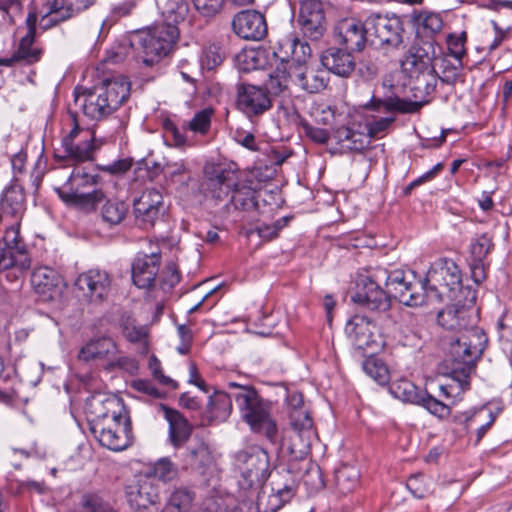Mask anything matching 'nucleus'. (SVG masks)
Returning a JSON list of instances; mask_svg holds the SVG:
<instances>
[{
    "label": "nucleus",
    "mask_w": 512,
    "mask_h": 512,
    "mask_svg": "<svg viewBox=\"0 0 512 512\" xmlns=\"http://www.w3.org/2000/svg\"><path fill=\"white\" fill-rule=\"evenodd\" d=\"M388 288V294L396 298L400 303L414 307L422 305L425 301V285L414 281L413 276L402 270L387 272L381 276V283Z\"/></svg>",
    "instance_id": "obj_9"
},
{
    "label": "nucleus",
    "mask_w": 512,
    "mask_h": 512,
    "mask_svg": "<svg viewBox=\"0 0 512 512\" xmlns=\"http://www.w3.org/2000/svg\"><path fill=\"white\" fill-rule=\"evenodd\" d=\"M292 82L290 75V66H278L270 75L265 83L264 90L269 96L284 95Z\"/></svg>",
    "instance_id": "obj_41"
},
{
    "label": "nucleus",
    "mask_w": 512,
    "mask_h": 512,
    "mask_svg": "<svg viewBox=\"0 0 512 512\" xmlns=\"http://www.w3.org/2000/svg\"><path fill=\"white\" fill-rule=\"evenodd\" d=\"M90 430L103 447L112 451H122L132 443L131 421L128 416L108 423L92 424Z\"/></svg>",
    "instance_id": "obj_12"
},
{
    "label": "nucleus",
    "mask_w": 512,
    "mask_h": 512,
    "mask_svg": "<svg viewBox=\"0 0 512 512\" xmlns=\"http://www.w3.org/2000/svg\"><path fill=\"white\" fill-rule=\"evenodd\" d=\"M298 22L305 36L318 40L326 30L323 4L320 0H303L300 4Z\"/></svg>",
    "instance_id": "obj_22"
},
{
    "label": "nucleus",
    "mask_w": 512,
    "mask_h": 512,
    "mask_svg": "<svg viewBox=\"0 0 512 512\" xmlns=\"http://www.w3.org/2000/svg\"><path fill=\"white\" fill-rule=\"evenodd\" d=\"M234 33L242 39L259 41L267 34V24L264 15L255 10L238 12L232 20Z\"/></svg>",
    "instance_id": "obj_24"
},
{
    "label": "nucleus",
    "mask_w": 512,
    "mask_h": 512,
    "mask_svg": "<svg viewBox=\"0 0 512 512\" xmlns=\"http://www.w3.org/2000/svg\"><path fill=\"white\" fill-rule=\"evenodd\" d=\"M494 244L492 241V237L487 233H483L477 236L475 239L471 241L470 244V252L472 259L478 261H484L487 255L493 249Z\"/></svg>",
    "instance_id": "obj_50"
},
{
    "label": "nucleus",
    "mask_w": 512,
    "mask_h": 512,
    "mask_svg": "<svg viewBox=\"0 0 512 512\" xmlns=\"http://www.w3.org/2000/svg\"><path fill=\"white\" fill-rule=\"evenodd\" d=\"M417 405L424 407L429 413L438 418H446L451 412L448 404L441 402L426 391L423 392Z\"/></svg>",
    "instance_id": "obj_51"
},
{
    "label": "nucleus",
    "mask_w": 512,
    "mask_h": 512,
    "mask_svg": "<svg viewBox=\"0 0 512 512\" xmlns=\"http://www.w3.org/2000/svg\"><path fill=\"white\" fill-rule=\"evenodd\" d=\"M195 9L203 17H214L217 15L224 4V0H192Z\"/></svg>",
    "instance_id": "obj_57"
},
{
    "label": "nucleus",
    "mask_w": 512,
    "mask_h": 512,
    "mask_svg": "<svg viewBox=\"0 0 512 512\" xmlns=\"http://www.w3.org/2000/svg\"><path fill=\"white\" fill-rule=\"evenodd\" d=\"M236 106L249 119H253L269 111L272 100L264 88L241 83L236 87Z\"/></svg>",
    "instance_id": "obj_15"
},
{
    "label": "nucleus",
    "mask_w": 512,
    "mask_h": 512,
    "mask_svg": "<svg viewBox=\"0 0 512 512\" xmlns=\"http://www.w3.org/2000/svg\"><path fill=\"white\" fill-rule=\"evenodd\" d=\"M461 283L462 275L457 264L451 259L440 258L431 265L424 279L426 297L442 301L444 295L452 297Z\"/></svg>",
    "instance_id": "obj_7"
},
{
    "label": "nucleus",
    "mask_w": 512,
    "mask_h": 512,
    "mask_svg": "<svg viewBox=\"0 0 512 512\" xmlns=\"http://www.w3.org/2000/svg\"><path fill=\"white\" fill-rule=\"evenodd\" d=\"M179 35L177 27L159 24L146 31H140L131 39L136 58L146 66H152L166 56Z\"/></svg>",
    "instance_id": "obj_5"
},
{
    "label": "nucleus",
    "mask_w": 512,
    "mask_h": 512,
    "mask_svg": "<svg viewBox=\"0 0 512 512\" xmlns=\"http://www.w3.org/2000/svg\"><path fill=\"white\" fill-rule=\"evenodd\" d=\"M61 283L60 274L51 267H38L31 275V285L35 292L49 298H52L53 292L59 289Z\"/></svg>",
    "instance_id": "obj_33"
},
{
    "label": "nucleus",
    "mask_w": 512,
    "mask_h": 512,
    "mask_svg": "<svg viewBox=\"0 0 512 512\" xmlns=\"http://www.w3.org/2000/svg\"><path fill=\"white\" fill-rule=\"evenodd\" d=\"M334 138L342 153L361 152L370 144V140L366 134L348 127L338 128L334 133Z\"/></svg>",
    "instance_id": "obj_34"
},
{
    "label": "nucleus",
    "mask_w": 512,
    "mask_h": 512,
    "mask_svg": "<svg viewBox=\"0 0 512 512\" xmlns=\"http://www.w3.org/2000/svg\"><path fill=\"white\" fill-rule=\"evenodd\" d=\"M154 475L163 482H169L177 477L178 468L169 458H161L154 465Z\"/></svg>",
    "instance_id": "obj_54"
},
{
    "label": "nucleus",
    "mask_w": 512,
    "mask_h": 512,
    "mask_svg": "<svg viewBox=\"0 0 512 512\" xmlns=\"http://www.w3.org/2000/svg\"><path fill=\"white\" fill-rule=\"evenodd\" d=\"M435 65L437 73L431 75L437 76L443 83L453 85L459 79L461 70L463 67L462 61L455 60L452 62L448 56L442 55L441 47L438 46L436 52V58L433 63Z\"/></svg>",
    "instance_id": "obj_38"
},
{
    "label": "nucleus",
    "mask_w": 512,
    "mask_h": 512,
    "mask_svg": "<svg viewBox=\"0 0 512 512\" xmlns=\"http://www.w3.org/2000/svg\"><path fill=\"white\" fill-rule=\"evenodd\" d=\"M470 313L471 310L469 308H467L465 305L459 304L447 306L446 308L438 312L437 322L440 326L447 330H465V332L461 333V335L457 337L455 340H453L451 344L459 340L460 338H462L464 335L468 334L471 331H481L478 328H469L470 326H472Z\"/></svg>",
    "instance_id": "obj_27"
},
{
    "label": "nucleus",
    "mask_w": 512,
    "mask_h": 512,
    "mask_svg": "<svg viewBox=\"0 0 512 512\" xmlns=\"http://www.w3.org/2000/svg\"><path fill=\"white\" fill-rule=\"evenodd\" d=\"M336 108L331 105H319L315 108L313 116L317 123L331 125L335 119Z\"/></svg>",
    "instance_id": "obj_62"
},
{
    "label": "nucleus",
    "mask_w": 512,
    "mask_h": 512,
    "mask_svg": "<svg viewBox=\"0 0 512 512\" xmlns=\"http://www.w3.org/2000/svg\"><path fill=\"white\" fill-rule=\"evenodd\" d=\"M438 46L433 41H422L414 44L408 51L401 66L404 71L410 74V77H418L421 74L437 73L433 65Z\"/></svg>",
    "instance_id": "obj_17"
},
{
    "label": "nucleus",
    "mask_w": 512,
    "mask_h": 512,
    "mask_svg": "<svg viewBox=\"0 0 512 512\" xmlns=\"http://www.w3.org/2000/svg\"><path fill=\"white\" fill-rule=\"evenodd\" d=\"M159 409L163 412L164 418L169 424V442L175 449H180L191 440L193 426L178 410L170 408L165 404H160Z\"/></svg>",
    "instance_id": "obj_26"
},
{
    "label": "nucleus",
    "mask_w": 512,
    "mask_h": 512,
    "mask_svg": "<svg viewBox=\"0 0 512 512\" xmlns=\"http://www.w3.org/2000/svg\"><path fill=\"white\" fill-rule=\"evenodd\" d=\"M166 208L162 193L155 188L146 189L133 201V215L135 223L142 229L155 226L165 214Z\"/></svg>",
    "instance_id": "obj_13"
},
{
    "label": "nucleus",
    "mask_w": 512,
    "mask_h": 512,
    "mask_svg": "<svg viewBox=\"0 0 512 512\" xmlns=\"http://www.w3.org/2000/svg\"><path fill=\"white\" fill-rule=\"evenodd\" d=\"M287 405L291 409L290 422L297 437L301 440L300 453L306 454L314 437L313 421L308 412L303 409V396L299 392H290L286 398Z\"/></svg>",
    "instance_id": "obj_18"
},
{
    "label": "nucleus",
    "mask_w": 512,
    "mask_h": 512,
    "mask_svg": "<svg viewBox=\"0 0 512 512\" xmlns=\"http://www.w3.org/2000/svg\"><path fill=\"white\" fill-rule=\"evenodd\" d=\"M117 352L115 342L109 337L91 340L79 352V359L85 362L95 359H105L114 356Z\"/></svg>",
    "instance_id": "obj_37"
},
{
    "label": "nucleus",
    "mask_w": 512,
    "mask_h": 512,
    "mask_svg": "<svg viewBox=\"0 0 512 512\" xmlns=\"http://www.w3.org/2000/svg\"><path fill=\"white\" fill-rule=\"evenodd\" d=\"M25 196L22 187L12 183L0 199V217H18L24 210Z\"/></svg>",
    "instance_id": "obj_35"
},
{
    "label": "nucleus",
    "mask_w": 512,
    "mask_h": 512,
    "mask_svg": "<svg viewBox=\"0 0 512 512\" xmlns=\"http://www.w3.org/2000/svg\"><path fill=\"white\" fill-rule=\"evenodd\" d=\"M148 365H149V369L151 370V373H152L153 377L155 379H157L161 384L171 386L173 389H177L178 388V383L175 380L171 379L168 376H165L162 373L161 363L156 358V356L152 355L149 358V364Z\"/></svg>",
    "instance_id": "obj_61"
},
{
    "label": "nucleus",
    "mask_w": 512,
    "mask_h": 512,
    "mask_svg": "<svg viewBox=\"0 0 512 512\" xmlns=\"http://www.w3.org/2000/svg\"><path fill=\"white\" fill-rule=\"evenodd\" d=\"M367 29L372 45L397 48L402 43L403 27L398 17L370 15L367 18Z\"/></svg>",
    "instance_id": "obj_14"
},
{
    "label": "nucleus",
    "mask_w": 512,
    "mask_h": 512,
    "mask_svg": "<svg viewBox=\"0 0 512 512\" xmlns=\"http://www.w3.org/2000/svg\"><path fill=\"white\" fill-rule=\"evenodd\" d=\"M420 102L408 101L398 96H389L385 99L372 97L371 100L364 105V109L375 111L378 113H414L421 108Z\"/></svg>",
    "instance_id": "obj_32"
},
{
    "label": "nucleus",
    "mask_w": 512,
    "mask_h": 512,
    "mask_svg": "<svg viewBox=\"0 0 512 512\" xmlns=\"http://www.w3.org/2000/svg\"><path fill=\"white\" fill-rule=\"evenodd\" d=\"M235 462L241 473L243 488L262 485L269 477L268 454L258 446L238 451Z\"/></svg>",
    "instance_id": "obj_8"
},
{
    "label": "nucleus",
    "mask_w": 512,
    "mask_h": 512,
    "mask_svg": "<svg viewBox=\"0 0 512 512\" xmlns=\"http://www.w3.org/2000/svg\"><path fill=\"white\" fill-rule=\"evenodd\" d=\"M281 46L285 48V52L291 55V59L286 66L307 65V61L311 56V48L307 42L301 41L293 35L287 36Z\"/></svg>",
    "instance_id": "obj_40"
},
{
    "label": "nucleus",
    "mask_w": 512,
    "mask_h": 512,
    "mask_svg": "<svg viewBox=\"0 0 512 512\" xmlns=\"http://www.w3.org/2000/svg\"><path fill=\"white\" fill-rule=\"evenodd\" d=\"M381 276H385V270L381 268L358 274L351 300L358 307L375 314L377 319L396 324L389 313L391 297L381 287Z\"/></svg>",
    "instance_id": "obj_4"
},
{
    "label": "nucleus",
    "mask_w": 512,
    "mask_h": 512,
    "mask_svg": "<svg viewBox=\"0 0 512 512\" xmlns=\"http://www.w3.org/2000/svg\"><path fill=\"white\" fill-rule=\"evenodd\" d=\"M223 59L224 54L221 48L217 45H211L205 50L202 63L207 69L212 70L220 65Z\"/></svg>",
    "instance_id": "obj_60"
},
{
    "label": "nucleus",
    "mask_w": 512,
    "mask_h": 512,
    "mask_svg": "<svg viewBox=\"0 0 512 512\" xmlns=\"http://www.w3.org/2000/svg\"><path fill=\"white\" fill-rule=\"evenodd\" d=\"M133 388L137 391L146 394L155 399H161L165 397V393L156 388L150 381L148 380H134L132 384Z\"/></svg>",
    "instance_id": "obj_64"
},
{
    "label": "nucleus",
    "mask_w": 512,
    "mask_h": 512,
    "mask_svg": "<svg viewBox=\"0 0 512 512\" xmlns=\"http://www.w3.org/2000/svg\"><path fill=\"white\" fill-rule=\"evenodd\" d=\"M86 412L91 416V425L108 423L127 416L120 399L97 393L86 400Z\"/></svg>",
    "instance_id": "obj_21"
},
{
    "label": "nucleus",
    "mask_w": 512,
    "mask_h": 512,
    "mask_svg": "<svg viewBox=\"0 0 512 512\" xmlns=\"http://www.w3.org/2000/svg\"><path fill=\"white\" fill-rule=\"evenodd\" d=\"M487 341L483 331L474 330L450 344L444 366L453 383L441 384L440 396L446 399L455 398L469 388V375L475 368L476 360L482 355Z\"/></svg>",
    "instance_id": "obj_1"
},
{
    "label": "nucleus",
    "mask_w": 512,
    "mask_h": 512,
    "mask_svg": "<svg viewBox=\"0 0 512 512\" xmlns=\"http://www.w3.org/2000/svg\"><path fill=\"white\" fill-rule=\"evenodd\" d=\"M228 388L232 392L243 420L250 426L251 430L264 434L271 442H274L277 435V426L272 419V402L263 399L257 390L251 385H243L230 381Z\"/></svg>",
    "instance_id": "obj_3"
},
{
    "label": "nucleus",
    "mask_w": 512,
    "mask_h": 512,
    "mask_svg": "<svg viewBox=\"0 0 512 512\" xmlns=\"http://www.w3.org/2000/svg\"><path fill=\"white\" fill-rule=\"evenodd\" d=\"M184 446V451L180 454L183 468L205 475L213 463L209 444L203 438L195 436Z\"/></svg>",
    "instance_id": "obj_23"
},
{
    "label": "nucleus",
    "mask_w": 512,
    "mask_h": 512,
    "mask_svg": "<svg viewBox=\"0 0 512 512\" xmlns=\"http://www.w3.org/2000/svg\"><path fill=\"white\" fill-rule=\"evenodd\" d=\"M358 478V472L354 468L345 466L341 468L339 471H337V487L340 490V492L344 494L349 493L352 490H354V488L357 486Z\"/></svg>",
    "instance_id": "obj_52"
},
{
    "label": "nucleus",
    "mask_w": 512,
    "mask_h": 512,
    "mask_svg": "<svg viewBox=\"0 0 512 512\" xmlns=\"http://www.w3.org/2000/svg\"><path fill=\"white\" fill-rule=\"evenodd\" d=\"M72 512H117L114 507L95 493L84 494Z\"/></svg>",
    "instance_id": "obj_45"
},
{
    "label": "nucleus",
    "mask_w": 512,
    "mask_h": 512,
    "mask_svg": "<svg viewBox=\"0 0 512 512\" xmlns=\"http://www.w3.org/2000/svg\"><path fill=\"white\" fill-rule=\"evenodd\" d=\"M157 4L164 18L161 26L177 27L189 12L188 3L185 0H158Z\"/></svg>",
    "instance_id": "obj_39"
},
{
    "label": "nucleus",
    "mask_w": 512,
    "mask_h": 512,
    "mask_svg": "<svg viewBox=\"0 0 512 512\" xmlns=\"http://www.w3.org/2000/svg\"><path fill=\"white\" fill-rule=\"evenodd\" d=\"M99 146L95 143L94 132L83 131L77 124L62 140L65 157L76 162L92 160Z\"/></svg>",
    "instance_id": "obj_20"
},
{
    "label": "nucleus",
    "mask_w": 512,
    "mask_h": 512,
    "mask_svg": "<svg viewBox=\"0 0 512 512\" xmlns=\"http://www.w3.org/2000/svg\"><path fill=\"white\" fill-rule=\"evenodd\" d=\"M232 393L216 391L207 403L205 417L209 422L225 421L232 412Z\"/></svg>",
    "instance_id": "obj_36"
},
{
    "label": "nucleus",
    "mask_w": 512,
    "mask_h": 512,
    "mask_svg": "<svg viewBox=\"0 0 512 512\" xmlns=\"http://www.w3.org/2000/svg\"><path fill=\"white\" fill-rule=\"evenodd\" d=\"M130 83L125 77L104 79L92 89H75V104L91 120L100 121L114 113L129 97Z\"/></svg>",
    "instance_id": "obj_2"
},
{
    "label": "nucleus",
    "mask_w": 512,
    "mask_h": 512,
    "mask_svg": "<svg viewBox=\"0 0 512 512\" xmlns=\"http://www.w3.org/2000/svg\"><path fill=\"white\" fill-rule=\"evenodd\" d=\"M351 52L346 48L330 47L321 54V64L336 76L348 78L356 68V62Z\"/></svg>",
    "instance_id": "obj_29"
},
{
    "label": "nucleus",
    "mask_w": 512,
    "mask_h": 512,
    "mask_svg": "<svg viewBox=\"0 0 512 512\" xmlns=\"http://www.w3.org/2000/svg\"><path fill=\"white\" fill-rule=\"evenodd\" d=\"M292 216H284L277 219L272 224L262 223L256 227V231L260 238L264 240H272L278 236L279 232L288 225Z\"/></svg>",
    "instance_id": "obj_53"
},
{
    "label": "nucleus",
    "mask_w": 512,
    "mask_h": 512,
    "mask_svg": "<svg viewBox=\"0 0 512 512\" xmlns=\"http://www.w3.org/2000/svg\"><path fill=\"white\" fill-rule=\"evenodd\" d=\"M466 41L465 32L461 33L458 36L449 35L447 39L448 50L452 57L455 60L462 61V57L466 54V50L464 48V44Z\"/></svg>",
    "instance_id": "obj_59"
},
{
    "label": "nucleus",
    "mask_w": 512,
    "mask_h": 512,
    "mask_svg": "<svg viewBox=\"0 0 512 512\" xmlns=\"http://www.w3.org/2000/svg\"><path fill=\"white\" fill-rule=\"evenodd\" d=\"M304 134L313 142L318 144H325L329 139V133L327 130L314 127L313 125L304 122L302 123Z\"/></svg>",
    "instance_id": "obj_63"
},
{
    "label": "nucleus",
    "mask_w": 512,
    "mask_h": 512,
    "mask_svg": "<svg viewBox=\"0 0 512 512\" xmlns=\"http://www.w3.org/2000/svg\"><path fill=\"white\" fill-rule=\"evenodd\" d=\"M160 255L151 253L139 255L132 264L133 283L142 289L150 288L159 271Z\"/></svg>",
    "instance_id": "obj_31"
},
{
    "label": "nucleus",
    "mask_w": 512,
    "mask_h": 512,
    "mask_svg": "<svg viewBox=\"0 0 512 512\" xmlns=\"http://www.w3.org/2000/svg\"><path fill=\"white\" fill-rule=\"evenodd\" d=\"M292 83L308 93H318L326 88L327 72L303 65L290 66Z\"/></svg>",
    "instance_id": "obj_30"
},
{
    "label": "nucleus",
    "mask_w": 512,
    "mask_h": 512,
    "mask_svg": "<svg viewBox=\"0 0 512 512\" xmlns=\"http://www.w3.org/2000/svg\"><path fill=\"white\" fill-rule=\"evenodd\" d=\"M163 128L165 130V137L166 140H171L172 145L175 147H183L186 144V137L185 135L179 130V128L176 126V124L166 119L163 123Z\"/></svg>",
    "instance_id": "obj_58"
},
{
    "label": "nucleus",
    "mask_w": 512,
    "mask_h": 512,
    "mask_svg": "<svg viewBox=\"0 0 512 512\" xmlns=\"http://www.w3.org/2000/svg\"><path fill=\"white\" fill-rule=\"evenodd\" d=\"M395 121V117H381L373 118L366 124L368 131V138H379L381 137Z\"/></svg>",
    "instance_id": "obj_56"
},
{
    "label": "nucleus",
    "mask_w": 512,
    "mask_h": 512,
    "mask_svg": "<svg viewBox=\"0 0 512 512\" xmlns=\"http://www.w3.org/2000/svg\"><path fill=\"white\" fill-rule=\"evenodd\" d=\"M126 498L131 508L146 509L159 502V489L153 479L143 477L126 487Z\"/></svg>",
    "instance_id": "obj_25"
},
{
    "label": "nucleus",
    "mask_w": 512,
    "mask_h": 512,
    "mask_svg": "<svg viewBox=\"0 0 512 512\" xmlns=\"http://www.w3.org/2000/svg\"><path fill=\"white\" fill-rule=\"evenodd\" d=\"M228 203H232L236 209L244 211L257 209L256 191L247 186H239L236 183Z\"/></svg>",
    "instance_id": "obj_44"
},
{
    "label": "nucleus",
    "mask_w": 512,
    "mask_h": 512,
    "mask_svg": "<svg viewBox=\"0 0 512 512\" xmlns=\"http://www.w3.org/2000/svg\"><path fill=\"white\" fill-rule=\"evenodd\" d=\"M391 394L401 400L411 404H418L424 391H421L414 383L407 379L398 380L390 386Z\"/></svg>",
    "instance_id": "obj_43"
},
{
    "label": "nucleus",
    "mask_w": 512,
    "mask_h": 512,
    "mask_svg": "<svg viewBox=\"0 0 512 512\" xmlns=\"http://www.w3.org/2000/svg\"><path fill=\"white\" fill-rule=\"evenodd\" d=\"M335 40L349 51L360 52L370 42L367 19L361 22L356 18H344L334 28Z\"/></svg>",
    "instance_id": "obj_19"
},
{
    "label": "nucleus",
    "mask_w": 512,
    "mask_h": 512,
    "mask_svg": "<svg viewBox=\"0 0 512 512\" xmlns=\"http://www.w3.org/2000/svg\"><path fill=\"white\" fill-rule=\"evenodd\" d=\"M97 175L85 172L83 169H74L67 182L61 188H56L59 197L66 203L75 204L83 208L94 209L105 195L96 189Z\"/></svg>",
    "instance_id": "obj_6"
},
{
    "label": "nucleus",
    "mask_w": 512,
    "mask_h": 512,
    "mask_svg": "<svg viewBox=\"0 0 512 512\" xmlns=\"http://www.w3.org/2000/svg\"><path fill=\"white\" fill-rule=\"evenodd\" d=\"M376 328V319L364 315H355L347 322L345 332L355 348L365 350L380 347L382 341L378 338L388 336L395 330L388 325H384L378 329V335H376Z\"/></svg>",
    "instance_id": "obj_10"
},
{
    "label": "nucleus",
    "mask_w": 512,
    "mask_h": 512,
    "mask_svg": "<svg viewBox=\"0 0 512 512\" xmlns=\"http://www.w3.org/2000/svg\"><path fill=\"white\" fill-rule=\"evenodd\" d=\"M206 175L207 188L216 204L231 196L237 182V174L234 170L217 166L212 171L207 170Z\"/></svg>",
    "instance_id": "obj_28"
},
{
    "label": "nucleus",
    "mask_w": 512,
    "mask_h": 512,
    "mask_svg": "<svg viewBox=\"0 0 512 512\" xmlns=\"http://www.w3.org/2000/svg\"><path fill=\"white\" fill-rule=\"evenodd\" d=\"M195 498V493L189 488H175L167 501L166 512H188Z\"/></svg>",
    "instance_id": "obj_42"
},
{
    "label": "nucleus",
    "mask_w": 512,
    "mask_h": 512,
    "mask_svg": "<svg viewBox=\"0 0 512 512\" xmlns=\"http://www.w3.org/2000/svg\"><path fill=\"white\" fill-rule=\"evenodd\" d=\"M34 37L24 36L21 38L15 58L21 63L30 65L40 60L41 50L33 47Z\"/></svg>",
    "instance_id": "obj_48"
},
{
    "label": "nucleus",
    "mask_w": 512,
    "mask_h": 512,
    "mask_svg": "<svg viewBox=\"0 0 512 512\" xmlns=\"http://www.w3.org/2000/svg\"><path fill=\"white\" fill-rule=\"evenodd\" d=\"M78 298L93 304L104 302L111 291L110 275L100 269H90L78 275L74 282Z\"/></svg>",
    "instance_id": "obj_11"
},
{
    "label": "nucleus",
    "mask_w": 512,
    "mask_h": 512,
    "mask_svg": "<svg viewBox=\"0 0 512 512\" xmlns=\"http://www.w3.org/2000/svg\"><path fill=\"white\" fill-rule=\"evenodd\" d=\"M414 21L432 34L439 32L443 26L440 15L431 12L420 13L414 16Z\"/></svg>",
    "instance_id": "obj_55"
},
{
    "label": "nucleus",
    "mask_w": 512,
    "mask_h": 512,
    "mask_svg": "<svg viewBox=\"0 0 512 512\" xmlns=\"http://www.w3.org/2000/svg\"><path fill=\"white\" fill-rule=\"evenodd\" d=\"M30 267L26 245L19 236V228L11 226L5 231L0 245V271L18 268L20 271Z\"/></svg>",
    "instance_id": "obj_16"
},
{
    "label": "nucleus",
    "mask_w": 512,
    "mask_h": 512,
    "mask_svg": "<svg viewBox=\"0 0 512 512\" xmlns=\"http://www.w3.org/2000/svg\"><path fill=\"white\" fill-rule=\"evenodd\" d=\"M213 114L214 110L212 108H204L196 112L190 121L185 122L183 129L190 130L195 134L205 135L210 130Z\"/></svg>",
    "instance_id": "obj_47"
},
{
    "label": "nucleus",
    "mask_w": 512,
    "mask_h": 512,
    "mask_svg": "<svg viewBox=\"0 0 512 512\" xmlns=\"http://www.w3.org/2000/svg\"><path fill=\"white\" fill-rule=\"evenodd\" d=\"M364 372L378 384L384 385L389 380V371L384 362L378 358L370 357L363 363Z\"/></svg>",
    "instance_id": "obj_49"
},
{
    "label": "nucleus",
    "mask_w": 512,
    "mask_h": 512,
    "mask_svg": "<svg viewBox=\"0 0 512 512\" xmlns=\"http://www.w3.org/2000/svg\"><path fill=\"white\" fill-rule=\"evenodd\" d=\"M128 212V205L121 200H107L101 208L102 220L110 226L120 224Z\"/></svg>",
    "instance_id": "obj_46"
}]
</instances>
